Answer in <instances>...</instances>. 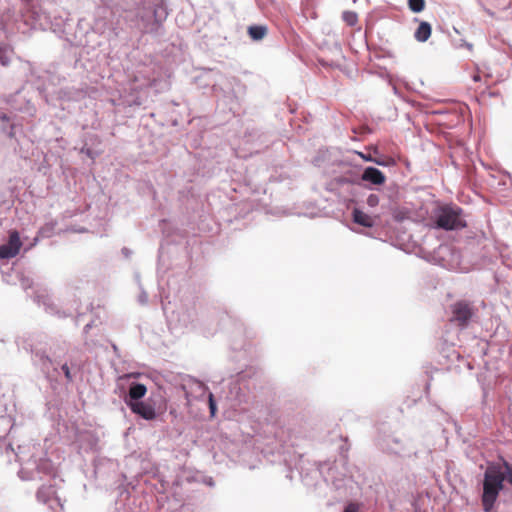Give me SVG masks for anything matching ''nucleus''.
<instances>
[{
	"instance_id": "obj_29",
	"label": "nucleus",
	"mask_w": 512,
	"mask_h": 512,
	"mask_svg": "<svg viewBox=\"0 0 512 512\" xmlns=\"http://www.w3.org/2000/svg\"><path fill=\"white\" fill-rule=\"evenodd\" d=\"M363 503L357 501H348L343 508L342 512H361Z\"/></svg>"
},
{
	"instance_id": "obj_31",
	"label": "nucleus",
	"mask_w": 512,
	"mask_h": 512,
	"mask_svg": "<svg viewBox=\"0 0 512 512\" xmlns=\"http://www.w3.org/2000/svg\"><path fill=\"white\" fill-rule=\"evenodd\" d=\"M342 18L349 26H355L358 21L357 14L351 11L343 12Z\"/></svg>"
},
{
	"instance_id": "obj_2",
	"label": "nucleus",
	"mask_w": 512,
	"mask_h": 512,
	"mask_svg": "<svg viewBox=\"0 0 512 512\" xmlns=\"http://www.w3.org/2000/svg\"><path fill=\"white\" fill-rule=\"evenodd\" d=\"M124 9L135 12L136 26L144 34L164 35L168 17L166 0H123Z\"/></svg>"
},
{
	"instance_id": "obj_3",
	"label": "nucleus",
	"mask_w": 512,
	"mask_h": 512,
	"mask_svg": "<svg viewBox=\"0 0 512 512\" xmlns=\"http://www.w3.org/2000/svg\"><path fill=\"white\" fill-rule=\"evenodd\" d=\"M33 361L45 373H49L50 368L56 375L63 373L67 384L74 381L75 376L82 370L84 364L79 352L68 349L65 345L53 348L51 355L37 351L33 354Z\"/></svg>"
},
{
	"instance_id": "obj_37",
	"label": "nucleus",
	"mask_w": 512,
	"mask_h": 512,
	"mask_svg": "<svg viewBox=\"0 0 512 512\" xmlns=\"http://www.w3.org/2000/svg\"><path fill=\"white\" fill-rule=\"evenodd\" d=\"M140 288H142V287L140 286ZM138 301L142 305H145L148 302L147 293L143 289H141V294L139 295Z\"/></svg>"
},
{
	"instance_id": "obj_25",
	"label": "nucleus",
	"mask_w": 512,
	"mask_h": 512,
	"mask_svg": "<svg viewBox=\"0 0 512 512\" xmlns=\"http://www.w3.org/2000/svg\"><path fill=\"white\" fill-rule=\"evenodd\" d=\"M431 32H432V27H431L430 23H428L426 21H421L419 23V26L417 27V29L414 32V38L418 42H421V43L426 42L430 38Z\"/></svg>"
},
{
	"instance_id": "obj_24",
	"label": "nucleus",
	"mask_w": 512,
	"mask_h": 512,
	"mask_svg": "<svg viewBox=\"0 0 512 512\" xmlns=\"http://www.w3.org/2000/svg\"><path fill=\"white\" fill-rule=\"evenodd\" d=\"M352 219H353L354 223H356V224H358L360 226L366 227V228L373 227L374 223H375L374 218H372L370 215L364 213L359 208H354L353 209V211H352Z\"/></svg>"
},
{
	"instance_id": "obj_22",
	"label": "nucleus",
	"mask_w": 512,
	"mask_h": 512,
	"mask_svg": "<svg viewBox=\"0 0 512 512\" xmlns=\"http://www.w3.org/2000/svg\"><path fill=\"white\" fill-rule=\"evenodd\" d=\"M57 224L58 223L56 220H50V221H47L43 226H41L37 232V236L33 238L32 243L30 244V246L28 248L25 249V251L30 249L31 247L35 246L39 242L40 238L52 237L55 233Z\"/></svg>"
},
{
	"instance_id": "obj_12",
	"label": "nucleus",
	"mask_w": 512,
	"mask_h": 512,
	"mask_svg": "<svg viewBox=\"0 0 512 512\" xmlns=\"http://www.w3.org/2000/svg\"><path fill=\"white\" fill-rule=\"evenodd\" d=\"M45 92L44 99L47 104L54 107L62 106L63 101H71L76 98L77 92L70 88H60L59 90H49L48 87L43 88Z\"/></svg>"
},
{
	"instance_id": "obj_39",
	"label": "nucleus",
	"mask_w": 512,
	"mask_h": 512,
	"mask_svg": "<svg viewBox=\"0 0 512 512\" xmlns=\"http://www.w3.org/2000/svg\"><path fill=\"white\" fill-rule=\"evenodd\" d=\"M275 438L279 441L280 446H282L286 442V440L283 436V431L275 432Z\"/></svg>"
},
{
	"instance_id": "obj_5",
	"label": "nucleus",
	"mask_w": 512,
	"mask_h": 512,
	"mask_svg": "<svg viewBox=\"0 0 512 512\" xmlns=\"http://www.w3.org/2000/svg\"><path fill=\"white\" fill-rule=\"evenodd\" d=\"M504 488L501 466L490 464L487 466L482 481L481 503L484 512H492L500 491Z\"/></svg>"
},
{
	"instance_id": "obj_27",
	"label": "nucleus",
	"mask_w": 512,
	"mask_h": 512,
	"mask_svg": "<svg viewBox=\"0 0 512 512\" xmlns=\"http://www.w3.org/2000/svg\"><path fill=\"white\" fill-rule=\"evenodd\" d=\"M45 78L48 80V84H44L43 87H38V90H40V93L43 94V97L45 96V92H43V88L46 86L50 90V86H56L57 84H60L61 81L65 80L64 76H58L53 74L50 71L45 72Z\"/></svg>"
},
{
	"instance_id": "obj_46",
	"label": "nucleus",
	"mask_w": 512,
	"mask_h": 512,
	"mask_svg": "<svg viewBox=\"0 0 512 512\" xmlns=\"http://www.w3.org/2000/svg\"><path fill=\"white\" fill-rule=\"evenodd\" d=\"M392 90L395 95L400 96L399 90L395 85H392Z\"/></svg>"
},
{
	"instance_id": "obj_43",
	"label": "nucleus",
	"mask_w": 512,
	"mask_h": 512,
	"mask_svg": "<svg viewBox=\"0 0 512 512\" xmlns=\"http://www.w3.org/2000/svg\"><path fill=\"white\" fill-rule=\"evenodd\" d=\"M122 253H123V255H124L125 257H129V256H130V254H131V251H130L128 248L124 247V248L122 249Z\"/></svg>"
},
{
	"instance_id": "obj_33",
	"label": "nucleus",
	"mask_w": 512,
	"mask_h": 512,
	"mask_svg": "<svg viewBox=\"0 0 512 512\" xmlns=\"http://www.w3.org/2000/svg\"><path fill=\"white\" fill-rule=\"evenodd\" d=\"M380 202V198H379V195L378 194H374V193H371L367 199H366V204L371 207V208H374L376 207Z\"/></svg>"
},
{
	"instance_id": "obj_1",
	"label": "nucleus",
	"mask_w": 512,
	"mask_h": 512,
	"mask_svg": "<svg viewBox=\"0 0 512 512\" xmlns=\"http://www.w3.org/2000/svg\"><path fill=\"white\" fill-rule=\"evenodd\" d=\"M0 27L6 36L26 34L33 29L52 28V21L46 9L36 1L22 2L16 10L8 9L0 17Z\"/></svg>"
},
{
	"instance_id": "obj_42",
	"label": "nucleus",
	"mask_w": 512,
	"mask_h": 512,
	"mask_svg": "<svg viewBox=\"0 0 512 512\" xmlns=\"http://www.w3.org/2000/svg\"><path fill=\"white\" fill-rule=\"evenodd\" d=\"M302 477V481L304 482L305 485H311L312 483L308 480V474L307 475H301Z\"/></svg>"
},
{
	"instance_id": "obj_15",
	"label": "nucleus",
	"mask_w": 512,
	"mask_h": 512,
	"mask_svg": "<svg viewBox=\"0 0 512 512\" xmlns=\"http://www.w3.org/2000/svg\"><path fill=\"white\" fill-rule=\"evenodd\" d=\"M243 376L239 375L237 379L229 383V391L226 394V399L231 403L232 407L240 405L246 401L247 389L241 383Z\"/></svg>"
},
{
	"instance_id": "obj_8",
	"label": "nucleus",
	"mask_w": 512,
	"mask_h": 512,
	"mask_svg": "<svg viewBox=\"0 0 512 512\" xmlns=\"http://www.w3.org/2000/svg\"><path fill=\"white\" fill-rule=\"evenodd\" d=\"M22 480H43L54 475L53 463L45 457L29 459L18 472Z\"/></svg>"
},
{
	"instance_id": "obj_41",
	"label": "nucleus",
	"mask_w": 512,
	"mask_h": 512,
	"mask_svg": "<svg viewBox=\"0 0 512 512\" xmlns=\"http://www.w3.org/2000/svg\"><path fill=\"white\" fill-rule=\"evenodd\" d=\"M337 181L340 184H345V183H349L350 182L349 179L347 177H344V176L337 178Z\"/></svg>"
},
{
	"instance_id": "obj_40",
	"label": "nucleus",
	"mask_w": 512,
	"mask_h": 512,
	"mask_svg": "<svg viewBox=\"0 0 512 512\" xmlns=\"http://www.w3.org/2000/svg\"><path fill=\"white\" fill-rule=\"evenodd\" d=\"M82 152L85 153L87 156L94 158V153L90 148H82Z\"/></svg>"
},
{
	"instance_id": "obj_10",
	"label": "nucleus",
	"mask_w": 512,
	"mask_h": 512,
	"mask_svg": "<svg viewBox=\"0 0 512 512\" xmlns=\"http://www.w3.org/2000/svg\"><path fill=\"white\" fill-rule=\"evenodd\" d=\"M451 322L460 328H466L475 317V309L466 301H458L451 306Z\"/></svg>"
},
{
	"instance_id": "obj_30",
	"label": "nucleus",
	"mask_w": 512,
	"mask_h": 512,
	"mask_svg": "<svg viewBox=\"0 0 512 512\" xmlns=\"http://www.w3.org/2000/svg\"><path fill=\"white\" fill-rule=\"evenodd\" d=\"M504 471L501 469V476L503 477V482L506 480L509 484L512 485V465L507 461L503 462Z\"/></svg>"
},
{
	"instance_id": "obj_28",
	"label": "nucleus",
	"mask_w": 512,
	"mask_h": 512,
	"mask_svg": "<svg viewBox=\"0 0 512 512\" xmlns=\"http://www.w3.org/2000/svg\"><path fill=\"white\" fill-rule=\"evenodd\" d=\"M407 4L413 13H420L425 8V0H408Z\"/></svg>"
},
{
	"instance_id": "obj_49",
	"label": "nucleus",
	"mask_w": 512,
	"mask_h": 512,
	"mask_svg": "<svg viewBox=\"0 0 512 512\" xmlns=\"http://www.w3.org/2000/svg\"><path fill=\"white\" fill-rule=\"evenodd\" d=\"M207 484H208V485H210V486H213V481H212V479H210V480L207 482Z\"/></svg>"
},
{
	"instance_id": "obj_34",
	"label": "nucleus",
	"mask_w": 512,
	"mask_h": 512,
	"mask_svg": "<svg viewBox=\"0 0 512 512\" xmlns=\"http://www.w3.org/2000/svg\"><path fill=\"white\" fill-rule=\"evenodd\" d=\"M371 162H373V163H375V164H377L379 166H384V167L389 166L390 164L394 163V161L392 159L385 160V159H383L381 157H378V156L377 157H373Z\"/></svg>"
},
{
	"instance_id": "obj_14",
	"label": "nucleus",
	"mask_w": 512,
	"mask_h": 512,
	"mask_svg": "<svg viewBox=\"0 0 512 512\" xmlns=\"http://www.w3.org/2000/svg\"><path fill=\"white\" fill-rule=\"evenodd\" d=\"M34 302L38 306H42L47 314L57 316L58 318H66L72 315L71 312H66L65 310L58 308L51 297L44 292L35 293Z\"/></svg>"
},
{
	"instance_id": "obj_32",
	"label": "nucleus",
	"mask_w": 512,
	"mask_h": 512,
	"mask_svg": "<svg viewBox=\"0 0 512 512\" xmlns=\"http://www.w3.org/2000/svg\"><path fill=\"white\" fill-rule=\"evenodd\" d=\"M208 404L211 416H215L217 411V404L212 392H208Z\"/></svg>"
},
{
	"instance_id": "obj_17",
	"label": "nucleus",
	"mask_w": 512,
	"mask_h": 512,
	"mask_svg": "<svg viewBox=\"0 0 512 512\" xmlns=\"http://www.w3.org/2000/svg\"><path fill=\"white\" fill-rule=\"evenodd\" d=\"M128 407L134 414L144 420L151 421L157 417L155 403L151 400H143L139 402L133 401V403H128Z\"/></svg>"
},
{
	"instance_id": "obj_47",
	"label": "nucleus",
	"mask_w": 512,
	"mask_h": 512,
	"mask_svg": "<svg viewBox=\"0 0 512 512\" xmlns=\"http://www.w3.org/2000/svg\"><path fill=\"white\" fill-rule=\"evenodd\" d=\"M466 47H467L468 49H471V48H472V44H471V43H466Z\"/></svg>"
},
{
	"instance_id": "obj_36",
	"label": "nucleus",
	"mask_w": 512,
	"mask_h": 512,
	"mask_svg": "<svg viewBox=\"0 0 512 512\" xmlns=\"http://www.w3.org/2000/svg\"><path fill=\"white\" fill-rule=\"evenodd\" d=\"M94 326V321H90L88 322L85 326H84V329H83V334L85 335V341H84V344L86 346L89 345L88 343V339H87V334L89 332V330Z\"/></svg>"
},
{
	"instance_id": "obj_26",
	"label": "nucleus",
	"mask_w": 512,
	"mask_h": 512,
	"mask_svg": "<svg viewBox=\"0 0 512 512\" xmlns=\"http://www.w3.org/2000/svg\"><path fill=\"white\" fill-rule=\"evenodd\" d=\"M268 29L266 26L263 25H252L248 28V34L251 37V39L255 41H259L265 37L267 34Z\"/></svg>"
},
{
	"instance_id": "obj_21",
	"label": "nucleus",
	"mask_w": 512,
	"mask_h": 512,
	"mask_svg": "<svg viewBox=\"0 0 512 512\" xmlns=\"http://www.w3.org/2000/svg\"><path fill=\"white\" fill-rule=\"evenodd\" d=\"M147 392V388L144 384L138 382H132L128 389V394L125 398V403L128 406V403H133L143 401L142 398L145 396Z\"/></svg>"
},
{
	"instance_id": "obj_20",
	"label": "nucleus",
	"mask_w": 512,
	"mask_h": 512,
	"mask_svg": "<svg viewBox=\"0 0 512 512\" xmlns=\"http://www.w3.org/2000/svg\"><path fill=\"white\" fill-rule=\"evenodd\" d=\"M361 180L378 186L382 185L386 181V176L378 168L369 166L362 171Z\"/></svg>"
},
{
	"instance_id": "obj_6",
	"label": "nucleus",
	"mask_w": 512,
	"mask_h": 512,
	"mask_svg": "<svg viewBox=\"0 0 512 512\" xmlns=\"http://www.w3.org/2000/svg\"><path fill=\"white\" fill-rule=\"evenodd\" d=\"M376 441L377 446L384 453L399 457H411L412 455H416L415 447L410 439L390 432L385 427L379 429Z\"/></svg>"
},
{
	"instance_id": "obj_45",
	"label": "nucleus",
	"mask_w": 512,
	"mask_h": 512,
	"mask_svg": "<svg viewBox=\"0 0 512 512\" xmlns=\"http://www.w3.org/2000/svg\"><path fill=\"white\" fill-rule=\"evenodd\" d=\"M472 79H473V81H474V82H478V81H480V80H481V76H480V74H479V73H476V74H474V75L472 76Z\"/></svg>"
},
{
	"instance_id": "obj_38",
	"label": "nucleus",
	"mask_w": 512,
	"mask_h": 512,
	"mask_svg": "<svg viewBox=\"0 0 512 512\" xmlns=\"http://www.w3.org/2000/svg\"><path fill=\"white\" fill-rule=\"evenodd\" d=\"M357 154L365 161L371 162L374 157L371 153L357 152Z\"/></svg>"
},
{
	"instance_id": "obj_11",
	"label": "nucleus",
	"mask_w": 512,
	"mask_h": 512,
	"mask_svg": "<svg viewBox=\"0 0 512 512\" xmlns=\"http://www.w3.org/2000/svg\"><path fill=\"white\" fill-rule=\"evenodd\" d=\"M7 104L12 110L30 117L34 116L36 113L35 106L31 103L29 98L22 94V90H18L13 95H10L7 99Z\"/></svg>"
},
{
	"instance_id": "obj_23",
	"label": "nucleus",
	"mask_w": 512,
	"mask_h": 512,
	"mask_svg": "<svg viewBox=\"0 0 512 512\" xmlns=\"http://www.w3.org/2000/svg\"><path fill=\"white\" fill-rule=\"evenodd\" d=\"M15 58V51L11 44L0 42V65L8 67Z\"/></svg>"
},
{
	"instance_id": "obj_50",
	"label": "nucleus",
	"mask_w": 512,
	"mask_h": 512,
	"mask_svg": "<svg viewBox=\"0 0 512 512\" xmlns=\"http://www.w3.org/2000/svg\"><path fill=\"white\" fill-rule=\"evenodd\" d=\"M395 219L400 221V220H402V217H399L398 215H395Z\"/></svg>"
},
{
	"instance_id": "obj_4",
	"label": "nucleus",
	"mask_w": 512,
	"mask_h": 512,
	"mask_svg": "<svg viewBox=\"0 0 512 512\" xmlns=\"http://www.w3.org/2000/svg\"><path fill=\"white\" fill-rule=\"evenodd\" d=\"M319 474L324 481L337 493L338 499H347L355 495L356 482L353 480L347 466V460L324 461L317 465L313 472Z\"/></svg>"
},
{
	"instance_id": "obj_9",
	"label": "nucleus",
	"mask_w": 512,
	"mask_h": 512,
	"mask_svg": "<svg viewBox=\"0 0 512 512\" xmlns=\"http://www.w3.org/2000/svg\"><path fill=\"white\" fill-rule=\"evenodd\" d=\"M435 257L439 265L445 269L457 270L460 267V253L451 245H440L435 251Z\"/></svg>"
},
{
	"instance_id": "obj_18",
	"label": "nucleus",
	"mask_w": 512,
	"mask_h": 512,
	"mask_svg": "<svg viewBox=\"0 0 512 512\" xmlns=\"http://www.w3.org/2000/svg\"><path fill=\"white\" fill-rule=\"evenodd\" d=\"M22 246L20 235L17 231H12L9 234V239L6 243L0 246V258L10 259L15 257Z\"/></svg>"
},
{
	"instance_id": "obj_19",
	"label": "nucleus",
	"mask_w": 512,
	"mask_h": 512,
	"mask_svg": "<svg viewBox=\"0 0 512 512\" xmlns=\"http://www.w3.org/2000/svg\"><path fill=\"white\" fill-rule=\"evenodd\" d=\"M182 388L188 401H190L191 398L203 396L208 390L207 386L203 382L191 377H189L187 383L182 385Z\"/></svg>"
},
{
	"instance_id": "obj_35",
	"label": "nucleus",
	"mask_w": 512,
	"mask_h": 512,
	"mask_svg": "<svg viewBox=\"0 0 512 512\" xmlns=\"http://www.w3.org/2000/svg\"><path fill=\"white\" fill-rule=\"evenodd\" d=\"M20 285L24 290H27L32 287L33 281L29 277L21 276L20 279Z\"/></svg>"
},
{
	"instance_id": "obj_13",
	"label": "nucleus",
	"mask_w": 512,
	"mask_h": 512,
	"mask_svg": "<svg viewBox=\"0 0 512 512\" xmlns=\"http://www.w3.org/2000/svg\"><path fill=\"white\" fill-rule=\"evenodd\" d=\"M0 131L7 137L16 140H18V136L23 133L22 124L17 118L2 111H0Z\"/></svg>"
},
{
	"instance_id": "obj_44",
	"label": "nucleus",
	"mask_w": 512,
	"mask_h": 512,
	"mask_svg": "<svg viewBox=\"0 0 512 512\" xmlns=\"http://www.w3.org/2000/svg\"><path fill=\"white\" fill-rule=\"evenodd\" d=\"M369 150H371L374 154V157H377L379 155V150L377 147H371L369 148Z\"/></svg>"
},
{
	"instance_id": "obj_7",
	"label": "nucleus",
	"mask_w": 512,
	"mask_h": 512,
	"mask_svg": "<svg viewBox=\"0 0 512 512\" xmlns=\"http://www.w3.org/2000/svg\"><path fill=\"white\" fill-rule=\"evenodd\" d=\"M434 219L436 227L446 231L459 230L467 226L463 209L454 204L439 207Z\"/></svg>"
},
{
	"instance_id": "obj_48",
	"label": "nucleus",
	"mask_w": 512,
	"mask_h": 512,
	"mask_svg": "<svg viewBox=\"0 0 512 512\" xmlns=\"http://www.w3.org/2000/svg\"><path fill=\"white\" fill-rule=\"evenodd\" d=\"M98 471H99V466H98V464H95V472L98 473Z\"/></svg>"
},
{
	"instance_id": "obj_16",
	"label": "nucleus",
	"mask_w": 512,
	"mask_h": 512,
	"mask_svg": "<svg viewBox=\"0 0 512 512\" xmlns=\"http://www.w3.org/2000/svg\"><path fill=\"white\" fill-rule=\"evenodd\" d=\"M55 494L56 491L52 485H42L37 490L36 498L39 502L47 504L53 512H57L56 507H59L60 510H62L63 504L60 502V499L55 496Z\"/></svg>"
}]
</instances>
